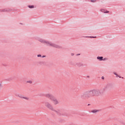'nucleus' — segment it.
<instances>
[{"instance_id":"2eb2a0df","label":"nucleus","mask_w":125,"mask_h":125,"mask_svg":"<svg viewBox=\"0 0 125 125\" xmlns=\"http://www.w3.org/2000/svg\"><path fill=\"white\" fill-rule=\"evenodd\" d=\"M100 11H101L102 12L104 13H105V10L103 9H102L100 10Z\"/></svg>"},{"instance_id":"b1692460","label":"nucleus","mask_w":125,"mask_h":125,"mask_svg":"<svg viewBox=\"0 0 125 125\" xmlns=\"http://www.w3.org/2000/svg\"><path fill=\"white\" fill-rule=\"evenodd\" d=\"M79 55H81V54H76V56H79Z\"/></svg>"},{"instance_id":"1a4fd4ad","label":"nucleus","mask_w":125,"mask_h":125,"mask_svg":"<svg viewBox=\"0 0 125 125\" xmlns=\"http://www.w3.org/2000/svg\"><path fill=\"white\" fill-rule=\"evenodd\" d=\"M76 65L79 67L83 66V62H81L76 63Z\"/></svg>"},{"instance_id":"cd10ccee","label":"nucleus","mask_w":125,"mask_h":125,"mask_svg":"<svg viewBox=\"0 0 125 125\" xmlns=\"http://www.w3.org/2000/svg\"><path fill=\"white\" fill-rule=\"evenodd\" d=\"M87 78H89V76H87Z\"/></svg>"},{"instance_id":"ddd939ff","label":"nucleus","mask_w":125,"mask_h":125,"mask_svg":"<svg viewBox=\"0 0 125 125\" xmlns=\"http://www.w3.org/2000/svg\"><path fill=\"white\" fill-rule=\"evenodd\" d=\"M28 7H29V8H34V5H28Z\"/></svg>"},{"instance_id":"f03ea898","label":"nucleus","mask_w":125,"mask_h":125,"mask_svg":"<svg viewBox=\"0 0 125 125\" xmlns=\"http://www.w3.org/2000/svg\"><path fill=\"white\" fill-rule=\"evenodd\" d=\"M38 41V42H41V43L44 44V45H46V46H51V47H54L55 48H61V46L60 45L53 43L50 41L45 40L43 39L39 38Z\"/></svg>"},{"instance_id":"f3484780","label":"nucleus","mask_w":125,"mask_h":125,"mask_svg":"<svg viewBox=\"0 0 125 125\" xmlns=\"http://www.w3.org/2000/svg\"><path fill=\"white\" fill-rule=\"evenodd\" d=\"M1 88H2V84L0 83V90H1Z\"/></svg>"},{"instance_id":"aec40b11","label":"nucleus","mask_w":125,"mask_h":125,"mask_svg":"<svg viewBox=\"0 0 125 125\" xmlns=\"http://www.w3.org/2000/svg\"><path fill=\"white\" fill-rule=\"evenodd\" d=\"M105 60H107V58H104L103 59V61H105Z\"/></svg>"},{"instance_id":"f257e3e1","label":"nucleus","mask_w":125,"mask_h":125,"mask_svg":"<svg viewBox=\"0 0 125 125\" xmlns=\"http://www.w3.org/2000/svg\"><path fill=\"white\" fill-rule=\"evenodd\" d=\"M103 93H104L102 89H93L83 93L81 95V98L85 100V99H89L91 97H98L100 95H102Z\"/></svg>"},{"instance_id":"a878e982","label":"nucleus","mask_w":125,"mask_h":125,"mask_svg":"<svg viewBox=\"0 0 125 125\" xmlns=\"http://www.w3.org/2000/svg\"><path fill=\"white\" fill-rule=\"evenodd\" d=\"M118 77L120 78V79H121V78H122V77H121V76H119Z\"/></svg>"},{"instance_id":"4468645a","label":"nucleus","mask_w":125,"mask_h":125,"mask_svg":"<svg viewBox=\"0 0 125 125\" xmlns=\"http://www.w3.org/2000/svg\"><path fill=\"white\" fill-rule=\"evenodd\" d=\"M113 74H114V75H115L116 78H118V77H120V76H119L118 75V74H117L116 72H114Z\"/></svg>"},{"instance_id":"393cba45","label":"nucleus","mask_w":125,"mask_h":125,"mask_svg":"<svg viewBox=\"0 0 125 125\" xmlns=\"http://www.w3.org/2000/svg\"><path fill=\"white\" fill-rule=\"evenodd\" d=\"M102 80H104V76H102Z\"/></svg>"},{"instance_id":"20e7f679","label":"nucleus","mask_w":125,"mask_h":125,"mask_svg":"<svg viewBox=\"0 0 125 125\" xmlns=\"http://www.w3.org/2000/svg\"><path fill=\"white\" fill-rule=\"evenodd\" d=\"M45 97L50 99L51 101H53V103L54 105H57V104H59V102L57 100V99L55 98L53 95L51 94H47L45 95Z\"/></svg>"},{"instance_id":"dca6fc26","label":"nucleus","mask_w":125,"mask_h":125,"mask_svg":"<svg viewBox=\"0 0 125 125\" xmlns=\"http://www.w3.org/2000/svg\"><path fill=\"white\" fill-rule=\"evenodd\" d=\"M26 83H33L32 81H28L26 82Z\"/></svg>"},{"instance_id":"6ab92c4d","label":"nucleus","mask_w":125,"mask_h":125,"mask_svg":"<svg viewBox=\"0 0 125 125\" xmlns=\"http://www.w3.org/2000/svg\"><path fill=\"white\" fill-rule=\"evenodd\" d=\"M37 57H42V55L41 54L38 55Z\"/></svg>"},{"instance_id":"423d86ee","label":"nucleus","mask_w":125,"mask_h":125,"mask_svg":"<svg viewBox=\"0 0 125 125\" xmlns=\"http://www.w3.org/2000/svg\"><path fill=\"white\" fill-rule=\"evenodd\" d=\"M15 95H16V96H17V97H20V98H23V99H25L26 100H29V98H28L27 97H23V96H22V95H19V94H17Z\"/></svg>"},{"instance_id":"9d476101","label":"nucleus","mask_w":125,"mask_h":125,"mask_svg":"<svg viewBox=\"0 0 125 125\" xmlns=\"http://www.w3.org/2000/svg\"><path fill=\"white\" fill-rule=\"evenodd\" d=\"M97 59L99 61H103V57H97Z\"/></svg>"},{"instance_id":"bb28decb","label":"nucleus","mask_w":125,"mask_h":125,"mask_svg":"<svg viewBox=\"0 0 125 125\" xmlns=\"http://www.w3.org/2000/svg\"><path fill=\"white\" fill-rule=\"evenodd\" d=\"M89 105H90V104H88V106H89Z\"/></svg>"},{"instance_id":"a211bd4d","label":"nucleus","mask_w":125,"mask_h":125,"mask_svg":"<svg viewBox=\"0 0 125 125\" xmlns=\"http://www.w3.org/2000/svg\"><path fill=\"white\" fill-rule=\"evenodd\" d=\"M96 1V0H91V2H95Z\"/></svg>"},{"instance_id":"412c9836","label":"nucleus","mask_w":125,"mask_h":125,"mask_svg":"<svg viewBox=\"0 0 125 125\" xmlns=\"http://www.w3.org/2000/svg\"><path fill=\"white\" fill-rule=\"evenodd\" d=\"M104 13H109V11H106L104 12Z\"/></svg>"},{"instance_id":"f8f14e48","label":"nucleus","mask_w":125,"mask_h":125,"mask_svg":"<svg viewBox=\"0 0 125 125\" xmlns=\"http://www.w3.org/2000/svg\"><path fill=\"white\" fill-rule=\"evenodd\" d=\"M120 124L121 125H125V122L124 121H120Z\"/></svg>"},{"instance_id":"7ed1b4c3","label":"nucleus","mask_w":125,"mask_h":125,"mask_svg":"<svg viewBox=\"0 0 125 125\" xmlns=\"http://www.w3.org/2000/svg\"><path fill=\"white\" fill-rule=\"evenodd\" d=\"M45 106L48 108V109H49V110H51V111H53V112H55L56 114L57 115H59V116H62V115H64L65 113V110L64 109H56L55 110L54 108H53V106L51 105V104H49L48 102L45 103Z\"/></svg>"},{"instance_id":"5701e85b","label":"nucleus","mask_w":125,"mask_h":125,"mask_svg":"<svg viewBox=\"0 0 125 125\" xmlns=\"http://www.w3.org/2000/svg\"><path fill=\"white\" fill-rule=\"evenodd\" d=\"M71 56H74V53H71Z\"/></svg>"},{"instance_id":"0eeeda50","label":"nucleus","mask_w":125,"mask_h":125,"mask_svg":"<svg viewBox=\"0 0 125 125\" xmlns=\"http://www.w3.org/2000/svg\"><path fill=\"white\" fill-rule=\"evenodd\" d=\"M11 9H9V8H6V9H1L0 10V11L2 12H8L9 11H11Z\"/></svg>"},{"instance_id":"39448f33","label":"nucleus","mask_w":125,"mask_h":125,"mask_svg":"<svg viewBox=\"0 0 125 125\" xmlns=\"http://www.w3.org/2000/svg\"><path fill=\"white\" fill-rule=\"evenodd\" d=\"M112 88L113 84L111 83H108L105 85L103 89H102V90L103 91V93H104V91H105V90H107V89H111V88Z\"/></svg>"},{"instance_id":"9b49d317","label":"nucleus","mask_w":125,"mask_h":125,"mask_svg":"<svg viewBox=\"0 0 125 125\" xmlns=\"http://www.w3.org/2000/svg\"><path fill=\"white\" fill-rule=\"evenodd\" d=\"M83 38H90V39H94L96 38V36L93 37V36H86V37H83Z\"/></svg>"},{"instance_id":"6e6552de","label":"nucleus","mask_w":125,"mask_h":125,"mask_svg":"<svg viewBox=\"0 0 125 125\" xmlns=\"http://www.w3.org/2000/svg\"><path fill=\"white\" fill-rule=\"evenodd\" d=\"M100 109H93L91 111V113H93L94 114H96V113H98V112H100Z\"/></svg>"},{"instance_id":"4be33fe9","label":"nucleus","mask_w":125,"mask_h":125,"mask_svg":"<svg viewBox=\"0 0 125 125\" xmlns=\"http://www.w3.org/2000/svg\"><path fill=\"white\" fill-rule=\"evenodd\" d=\"M42 57V58H44V57H46V56H43Z\"/></svg>"}]
</instances>
